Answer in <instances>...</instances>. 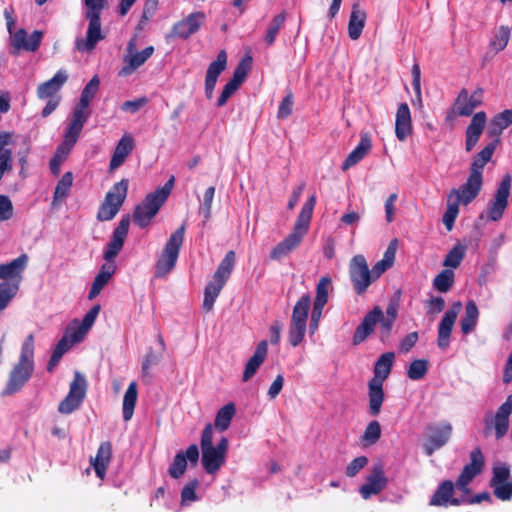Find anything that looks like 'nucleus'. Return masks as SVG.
<instances>
[{
  "mask_svg": "<svg viewBox=\"0 0 512 512\" xmlns=\"http://www.w3.org/2000/svg\"><path fill=\"white\" fill-rule=\"evenodd\" d=\"M133 148V138L125 134L116 145L109 164L110 170H115L120 167L125 162L127 156L132 152Z\"/></svg>",
  "mask_w": 512,
  "mask_h": 512,
  "instance_id": "39",
  "label": "nucleus"
},
{
  "mask_svg": "<svg viewBox=\"0 0 512 512\" xmlns=\"http://www.w3.org/2000/svg\"><path fill=\"white\" fill-rule=\"evenodd\" d=\"M285 19H286L285 13L282 12V13L274 16L273 19L271 20V22L268 26L265 38H264V40L268 46H271L274 44L277 34L279 33V31L281 30V28L284 25Z\"/></svg>",
  "mask_w": 512,
  "mask_h": 512,
  "instance_id": "51",
  "label": "nucleus"
},
{
  "mask_svg": "<svg viewBox=\"0 0 512 512\" xmlns=\"http://www.w3.org/2000/svg\"><path fill=\"white\" fill-rule=\"evenodd\" d=\"M99 84L100 80L98 76H94L84 87L80 100L75 109L81 110L83 112H90L88 108L98 91Z\"/></svg>",
  "mask_w": 512,
  "mask_h": 512,
  "instance_id": "43",
  "label": "nucleus"
},
{
  "mask_svg": "<svg viewBox=\"0 0 512 512\" xmlns=\"http://www.w3.org/2000/svg\"><path fill=\"white\" fill-rule=\"evenodd\" d=\"M310 306L311 298L308 294H305L296 302L293 308L288 331V341L293 347L298 346L305 337Z\"/></svg>",
  "mask_w": 512,
  "mask_h": 512,
  "instance_id": "8",
  "label": "nucleus"
},
{
  "mask_svg": "<svg viewBox=\"0 0 512 512\" xmlns=\"http://www.w3.org/2000/svg\"><path fill=\"white\" fill-rule=\"evenodd\" d=\"M483 180L469 176L467 181L459 188L452 189L447 196V210L442 221L443 224H453L458 213L459 205H468L479 194Z\"/></svg>",
  "mask_w": 512,
  "mask_h": 512,
  "instance_id": "4",
  "label": "nucleus"
},
{
  "mask_svg": "<svg viewBox=\"0 0 512 512\" xmlns=\"http://www.w3.org/2000/svg\"><path fill=\"white\" fill-rule=\"evenodd\" d=\"M510 471L505 465L495 466L491 486L494 494L500 500L506 501L512 497V484L509 482Z\"/></svg>",
  "mask_w": 512,
  "mask_h": 512,
  "instance_id": "22",
  "label": "nucleus"
},
{
  "mask_svg": "<svg viewBox=\"0 0 512 512\" xmlns=\"http://www.w3.org/2000/svg\"><path fill=\"white\" fill-rule=\"evenodd\" d=\"M394 359L395 355L393 352L382 354L375 364L374 377L372 379H378L379 382L383 383L391 372Z\"/></svg>",
  "mask_w": 512,
  "mask_h": 512,
  "instance_id": "44",
  "label": "nucleus"
},
{
  "mask_svg": "<svg viewBox=\"0 0 512 512\" xmlns=\"http://www.w3.org/2000/svg\"><path fill=\"white\" fill-rule=\"evenodd\" d=\"M366 19V11L359 3H354L352 5L348 23V36L351 40H357L360 38L366 24Z\"/></svg>",
  "mask_w": 512,
  "mask_h": 512,
  "instance_id": "32",
  "label": "nucleus"
},
{
  "mask_svg": "<svg viewBox=\"0 0 512 512\" xmlns=\"http://www.w3.org/2000/svg\"><path fill=\"white\" fill-rule=\"evenodd\" d=\"M398 242L396 239L392 240L388 245L383 258L378 261L372 268L371 274L373 280L378 279L386 270L392 267L395 261V255L397 251Z\"/></svg>",
  "mask_w": 512,
  "mask_h": 512,
  "instance_id": "42",
  "label": "nucleus"
},
{
  "mask_svg": "<svg viewBox=\"0 0 512 512\" xmlns=\"http://www.w3.org/2000/svg\"><path fill=\"white\" fill-rule=\"evenodd\" d=\"M112 456V446L110 442H103L100 444L95 458H91V465L93 466L96 475L102 480L105 477L107 467L110 463Z\"/></svg>",
  "mask_w": 512,
  "mask_h": 512,
  "instance_id": "37",
  "label": "nucleus"
},
{
  "mask_svg": "<svg viewBox=\"0 0 512 512\" xmlns=\"http://www.w3.org/2000/svg\"><path fill=\"white\" fill-rule=\"evenodd\" d=\"M349 275L356 294H363L374 281L363 255H355L349 264Z\"/></svg>",
  "mask_w": 512,
  "mask_h": 512,
  "instance_id": "11",
  "label": "nucleus"
},
{
  "mask_svg": "<svg viewBox=\"0 0 512 512\" xmlns=\"http://www.w3.org/2000/svg\"><path fill=\"white\" fill-rule=\"evenodd\" d=\"M395 134L399 141H405L412 134V120L409 106L401 103L398 106L395 120Z\"/></svg>",
  "mask_w": 512,
  "mask_h": 512,
  "instance_id": "30",
  "label": "nucleus"
},
{
  "mask_svg": "<svg viewBox=\"0 0 512 512\" xmlns=\"http://www.w3.org/2000/svg\"><path fill=\"white\" fill-rule=\"evenodd\" d=\"M462 308L461 302L457 301L445 312L439 327H438V346L445 350L450 343V335L457 319V316Z\"/></svg>",
  "mask_w": 512,
  "mask_h": 512,
  "instance_id": "20",
  "label": "nucleus"
},
{
  "mask_svg": "<svg viewBox=\"0 0 512 512\" xmlns=\"http://www.w3.org/2000/svg\"><path fill=\"white\" fill-rule=\"evenodd\" d=\"M110 279V277L99 272L92 283L91 290L89 292V299L97 297Z\"/></svg>",
  "mask_w": 512,
  "mask_h": 512,
  "instance_id": "61",
  "label": "nucleus"
},
{
  "mask_svg": "<svg viewBox=\"0 0 512 512\" xmlns=\"http://www.w3.org/2000/svg\"><path fill=\"white\" fill-rule=\"evenodd\" d=\"M85 15H101L105 7V0H83Z\"/></svg>",
  "mask_w": 512,
  "mask_h": 512,
  "instance_id": "64",
  "label": "nucleus"
},
{
  "mask_svg": "<svg viewBox=\"0 0 512 512\" xmlns=\"http://www.w3.org/2000/svg\"><path fill=\"white\" fill-rule=\"evenodd\" d=\"M69 349V343L67 338H63L59 341L57 346L55 347L53 354L49 360L47 369L48 371H52L54 367L58 364L63 354Z\"/></svg>",
  "mask_w": 512,
  "mask_h": 512,
  "instance_id": "58",
  "label": "nucleus"
},
{
  "mask_svg": "<svg viewBox=\"0 0 512 512\" xmlns=\"http://www.w3.org/2000/svg\"><path fill=\"white\" fill-rule=\"evenodd\" d=\"M511 31L507 26H500L494 33L490 46L496 52L502 51L508 44Z\"/></svg>",
  "mask_w": 512,
  "mask_h": 512,
  "instance_id": "52",
  "label": "nucleus"
},
{
  "mask_svg": "<svg viewBox=\"0 0 512 512\" xmlns=\"http://www.w3.org/2000/svg\"><path fill=\"white\" fill-rule=\"evenodd\" d=\"M452 425L447 421L430 424L427 427V441L424 444L425 453L430 456L436 450L443 447L450 440L452 434Z\"/></svg>",
  "mask_w": 512,
  "mask_h": 512,
  "instance_id": "13",
  "label": "nucleus"
},
{
  "mask_svg": "<svg viewBox=\"0 0 512 512\" xmlns=\"http://www.w3.org/2000/svg\"><path fill=\"white\" fill-rule=\"evenodd\" d=\"M184 233V226H181L171 234L165 243L155 264L154 276L156 278L166 277L175 268L180 249L183 245Z\"/></svg>",
  "mask_w": 512,
  "mask_h": 512,
  "instance_id": "6",
  "label": "nucleus"
},
{
  "mask_svg": "<svg viewBox=\"0 0 512 512\" xmlns=\"http://www.w3.org/2000/svg\"><path fill=\"white\" fill-rule=\"evenodd\" d=\"M174 176L161 187H158L154 192L146 195L142 202L136 206L134 210V220L138 224H144L152 220L158 213L159 209L166 202L171 191L174 187Z\"/></svg>",
  "mask_w": 512,
  "mask_h": 512,
  "instance_id": "5",
  "label": "nucleus"
},
{
  "mask_svg": "<svg viewBox=\"0 0 512 512\" xmlns=\"http://www.w3.org/2000/svg\"><path fill=\"white\" fill-rule=\"evenodd\" d=\"M43 32L35 30L30 36H28L25 29H19L11 35V47L13 48V54L17 55L20 50L29 52H35L42 41Z\"/></svg>",
  "mask_w": 512,
  "mask_h": 512,
  "instance_id": "17",
  "label": "nucleus"
},
{
  "mask_svg": "<svg viewBox=\"0 0 512 512\" xmlns=\"http://www.w3.org/2000/svg\"><path fill=\"white\" fill-rule=\"evenodd\" d=\"M240 85L233 80H229L224 86L220 97L217 100V106L221 107L226 104L227 100L238 90Z\"/></svg>",
  "mask_w": 512,
  "mask_h": 512,
  "instance_id": "62",
  "label": "nucleus"
},
{
  "mask_svg": "<svg viewBox=\"0 0 512 512\" xmlns=\"http://www.w3.org/2000/svg\"><path fill=\"white\" fill-rule=\"evenodd\" d=\"M215 194V188L213 186L208 187L203 195V200L200 205L199 213L204 217V220H208L211 215V206Z\"/></svg>",
  "mask_w": 512,
  "mask_h": 512,
  "instance_id": "57",
  "label": "nucleus"
},
{
  "mask_svg": "<svg viewBox=\"0 0 512 512\" xmlns=\"http://www.w3.org/2000/svg\"><path fill=\"white\" fill-rule=\"evenodd\" d=\"M88 20V29L86 38L80 39L76 43V47L80 52L92 51L97 43L105 38L101 30V20L98 15H85Z\"/></svg>",
  "mask_w": 512,
  "mask_h": 512,
  "instance_id": "18",
  "label": "nucleus"
},
{
  "mask_svg": "<svg viewBox=\"0 0 512 512\" xmlns=\"http://www.w3.org/2000/svg\"><path fill=\"white\" fill-rule=\"evenodd\" d=\"M512 413V395H509L505 402L498 408L495 415L491 418L486 417V425L495 429L496 438L500 439L506 435L509 429V418Z\"/></svg>",
  "mask_w": 512,
  "mask_h": 512,
  "instance_id": "19",
  "label": "nucleus"
},
{
  "mask_svg": "<svg viewBox=\"0 0 512 512\" xmlns=\"http://www.w3.org/2000/svg\"><path fill=\"white\" fill-rule=\"evenodd\" d=\"M227 65V54L224 50L220 51L215 61L210 63L205 77V95L208 99L213 96L214 88L219 75L225 70Z\"/></svg>",
  "mask_w": 512,
  "mask_h": 512,
  "instance_id": "29",
  "label": "nucleus"
},
{
  "mask_svg": "<svg viewBox=\"0 0 512 512\" xmlns=\"http://www.w3.org/2000/svg\"><path fill=\"white\" fill-rule=\"evenodd\" d=\"M127 52L128 55L124 58V61L127 65L121 69L119 73L121 76L130 75L137 68L143 65L152 56L154 47L148 46L142 51H136L135 43L133 40H131L127 45Z\"/></svg>",
  "mask_w": 512,
  "mask_h": 512,
  "instance_id": "21",
  "label": "nucleus"
},
{
  "mask_svg": "<svg viewBox=\"0 0 512 512\" xmlns=\"http://www.w3.org/2000/svg\"><path fill=\"white\" fill-rule=\"evenodd\" d=\"M28 259L26 254H22L9 263L0 264V279L4 280L0 283V313L16 296Z\"/></svg>",
  "mask_w": 512,
  "mask_h": 512,
  "instance_id": "1",
  "label": "nucleus"
},
{
  "mask_svg": "<svg viewBox=\"0 0 512 512\" xmlns=\"http://www.w3.org/2000/svg\"><path fill=\"white\" fill-rule=\"evenodd\" d=\"M199 486V481L197 479H193L189 481L182 489L181 492V504L188 505L196 500H198V496L196 494V490Z\"/></svg>",
  "mask_w": 512,
  "mask_h": 512,
  "instance_id": "56",
  "label": "nucleus"
},
{
  "mask_svg": "<svg viewBox=\"0 0 512 512\" xmlns=\"http://www.w3.org/2000/svg\"><path fill=\"white\" fill-rule=\"evenodd\" d=\"M387 482L383 467L381 465L374 466L367 476L366 483L360 487V494L364 499H369L372 495L379 494L385 489Z\"/></svg>",
  "mask_w": 512,
  "mask_h": 512,
  "instance_id": "24",
  "label": "nucleus"
},
{
  "mask_svg": "<svg viewBox=\"0 0 512 512\" xmlns=\"http://www.w3.org/2000/svg\"><path fill=\"white\" fill-rule=\"evenodd\" d=\"M483 98V89L477 88L471 94H469L468 90L462 88L454 103H453V113L459 116H470L473 111L482 104Z\"/></svg>",
  "mask_w": 512,
  "mask_h": 512,
  "instance_id": "14",
  "label": "nucleus"
},
{
  "mask_svg": "<svg viewBox=\"0 0 512 512\" xmlns=\"http://www.w3.org/2000/svg\"><path fill=\"white\" fill-rule=\"evenodd\" d=\"M381 436V426L378 421H371L362 436V441L365 445L375 444Z\"/></svg>",
  "mask_w": 512,
  "mask_h": 512,
  "instance_id": "54",
  "label": "nucleus"
},
{
  "mask_svg": "<svg viewBox=\"0 0 512 512\" xmlns=\"http://www.w3.org/2000/svg\"><path fill=\"white\" fill-rule=\"evenodd\" d=\"M199 459V449L196 444L190 445L186 452H179L176 454L172 464L168 469L169 475L174 478H180L186 471L187 461L191 464H196Z\"/></svg>",
  "mask_w": 512,
  "mask_h": 512,
  "instance_id": "25",
  "label": "nucleus"
},
{
  "mask_svg": "<svg viewBox=\"0 0 512 512\" xmlns=\"http://www.w3.org/2000/svg\"><path fill=\"white\" fill-rule=\"evenodd\" d=\"M203 12H193L186 18L175 23L171 29L170 36L174 38L187 39L196 33L205 21Z\"/></svg>",
  "mask_w": 512,
  "mask_h": 512,
  "instance_id": "16",
  "label": "nucleus"
},
{
  "mask_svg": "<svg viewBox=\"0 0 512 512\" xmlns=\"http://www.w3.org/2000/svg\"><path fill=\"white\" fill-rule=\"evenodd\" d=\"M510 177L506 176L500 183L495 199L489 208L488 217L491 221H499L507 207L510 193Z\"/></svg>",
  "mask_w": 512,
  "mask_h": 512,
  "instance_id": "26",
  "label": "nucleus"
},
{
  "mask_svg": "<svg viewBox=\"0 0 512 512\" xmlns=\"http://www.w3.org/2000/svg\"><path fill=\"white\" fill-rule=\"evenodd\" d=\"M137 397V384L136 382H131L123 397L122 413L124 421H129L132 418Z\"/></svg>",
  "mask_w": 512,
  "mask_h": 512,
  "instance_id": "45",
  "label": "nucleus"
},
{
  "mask_svg": "<svg viewBox=\"0 0 512 512\" xmlns=\"http://www.w3.org/2000/svg\"><path fill=\"white\" fill-rule=\"evenodd\" d=\"M88 331L89 330H83V326L80 322H75L68 328L67 334L64 338H67L68 342L77 343L83 340Z\"/></svg>",
  "mask_w": 512,
  "mask_h": 512,
  "instance_id": "60",
  "label": "nucleus"
},
{
  "mask_svg": "<svg viewBox=\"0 0 512 512\" xmlns=\"http://www.w3.org/2000/svg\"><path fill=\"white\" fill-rule=\"evenodd\" d=\"M315 203L316 197L314 195L310 196L303 205L296 224H309Z\"/></svg>",
  "mask_w": 512,
  "mask_h": 512,
  "instance_id": "59",
  "label": "nucleus"
},
{
  "mask_svg": "<svg viewBox=\"0 0 512 512\" xmlns=\"http://www.w3.org/2000/svg\"><path fill=\"white\" fill-rule=\"evenodd\" d=\"M235 413L236 407L233 403H228L220 408L215 417V427L220 431L227 430Z\"/></svg>",
  "mask_w": 512,
  "mask_h": 512,
  "instance_id": "47",
  "label": "nucleus"
},
{
  "mask_svg": "<svg viewBox=\"0 0 512 512\" xmlns=\"http://www.w3.org/2000/svg\"><path fill=\"white\" fill-rule=\"evenodd\" d=\"M379 319H381V309L375 307L364 317L362 323L356 328L353 336L354 344L357 345L363 342L374 331Z\"/></svg>",
  "mask_w": 512,
  "mask_h": 512,
  "instance_id": "31",
  "label": "nucleus"
},
{
  "mask_svg": "<svg viewBox=\"0 0 512 512\" xmlns=\"http://www.w3.org/2000/svg\"><path fill=\"white\" fill-rule=\"evenodd\" d=\"M487 123L484 111L475 113L465 131V149L470 152L478 143Z\"/></svg>",
  "mask_w": 512,
  "mask_h": 512,
  "instance_id": "27",
  "label": "nucleus"
},
{
  "mask_svg": "<svg viewBox=\"0 0 512 512\" xmlns=\"http://www.w3.org/2000/svg\"><path fill=\"white\" fill-rule=\"evenodd\" d=\"M484 465V457L480 449H474L470 454V463L467 464L456 481V488L463 493H468V485L478 475Z\"/></svg>",
  "mask_w": 512,
  "mask_h": 512,
  "instance_id": "15",
  "label": "nucleus"
},
{
  "mask_svg": "<svg viewBox=\"0 0 512 512\" xmlns=\"http://www.w3.org/2000/svg\"><path fill=\"white\" fill-rule=\"evenodd\" d=\"M332 291V280L330 277H322L316 286V297L309 323V332L313 335L318 327L322 317L324 306L328 302L329 293Z\"/></svg>",
  "mask_w": 512,
  "mask_h": 512,
  "instance_id": "12",
  "label": "nucleus"
},
{
  "mask_svg": "<svg viewBox=\"0 0 512 512\" xmlns=\"http://www.w3.org/2000/svg\"><path fill=\"white\" fill-rule=\"evenodd\" d=\"M454 284V272L451 269L442 270L433 280V287L441 293L448 292Z\"/></svg>",
  "mask_w": 512,
  "mask_h": 512,
  "instance_id": "49",
  "label": "nucleus"
},
{
  "mask_svg": "<svg viewBox=\"0 0 512 512\" xmlns=\"http://www.w3.org/2000/svg\"><path fill=\"white\" fill-rule=\"evenodd\" d=\"M371 149L372 141L369 134H361L360 142L346 157L345 161L342 164V170L346 171L352 166L359 163L371 151Z\"/></svg>",
  "mask_w": 512,
  "mask_h": 512,
  "instance_id": "33",
  "label": "nucleus"
},
{
  "mask_svg": "<svg viewBox=\"0 0 512 512\" xmlns=\"http://www.w3.org/2000/svg\"><path fill=\"white\" fill-rule=\"evenodd\" d=\"M467 247L462 243H457L453 246V248L447 253L443 266L456 269L461 264L462 260L465 257Z\"/></svg>",
  "mask_w": 512,
  "mask_h": 512,
  "instance_id": "48",
  "label": "nucleus"
},
{
  "mask_svg": "<svg viewBox=\"0 0 512 512\" xmlns=\"http://www.w3.org/2000/svg\"><path fill=\"white\" fill-rule=\"evenodd\" d=\"M428 371V361L425 359H417L410 363L407 370L409 379L417 381L425 377Z\"/></svg>",
  "mask_w": 512,
  "mask_h": 512,
  "instance_id": "53",
  "label": "nucleus"
},
{
  "mask_svg": "<svg viewBox=\"0 0 512 512\" xmlns=\"http://www.w3.org/2000/svg\"><path fill=\"white\" fill-rule=\"evenodd\" d=\"M307 233V226H296L291 234L276 245L270 253V258L280 260L291 253Z\"/></svg>",
  "mask_w": 512,
  "mask_h": 512,
  "instance_id": "23",
  "label": "nucleus"
},
{
  "mask_svg": "<svg viewBox=\"0 0 512 512\" xmlns=\"http://www.w3.org/2000/svg\"><path fill=\"white\" fill-rule=\"evenodd\" d=\"M368 463V459L365 456H360L352 460L347 468L346 475L348 477H354L360 470H362Z\"/></svg>",
  "mask_w": 512,
  "mask_h": 512,
  "instance_id": "63",
  "label": "nucleus"
},
{
  "mask_svg": "<svg viewBox=\"0 0 512 512\" xmlns=\"http://www.w3.org/2000/svg\"><path fill=\"white\" fill-rule=\"evenodd\" d=\"M202 465L208 474H215L224 465L228 450V440L222 437L213 445V427L207 424L201 436Z\"/></svg>",
  "mask_w": 512,
  "mask_h": 512,
  "instance_id": "3",
  "label": "nucleus"
},
{
  "mask_svg": "<svg viewBox=\"0 0 512 512\" xmlns=\"http://www.w3.org/2000/svg\"><path fill=\"white\" fill-rule=\"evenodd\" d=\"M512 124V109H506L496 114L489 122L487 135L494 139H500L503 130Z\"/></svg>",
  "mask_w": 512,
  "mask_h": 512,
  "instance_id": "40",
  "label": "nucleus"
},
{
  "mask_svg": "<svg viewBox=\"0 0 512 512\" xmlns=\"http://www.w3.org/2000/svg\"><path fill=\"white\" fill-rule=\"evenodd\" d=\"M268 351V343L266 340H262L256 347L254 354L248 360L245 365L243 372V381H249L257 372L259 367L263 364L266 359Z\"/></svg>",
  "mask_w": 512,
  "mask_h": 512,
  "instance_id": "34",
  "label": "nucleus"
},
{
  "mask_svg": "<svg viewBox=\"0 0 512 512\" xmlns=\"http://www.w3.org/2000/svg\"><path fill=\"white\" fill-rule=\"evenodd\" d=\"M128 186L129 181L122 179L111 187L99 208V221H110L115 217L127 197Z\"/></svg>",
  "mask_w": 512,
  "mask_h": 512,
  "instance_id": "9",
  "label": "nucleus"
},
{
  "mask_svg": "<svg viewBox=\"0 0 512 512\" xmlns=\"http://www.w3.org/2000/svg\"><path fill=\"white\" fill-rule=\"evenodd\" d=\"M90 112H83L78 109H74L72 118L67 125L64 138L67 139L68 143H76L80 133L84 127V124L88 120Z\"/></svg>",
  "mask_w": 512,
  "mask_h": 512,
  "instance_id": "35",
  "label": "nucleus"
},
{
  "mask_svg": "<svg viewBox=\"0 0 512 512\" xmlns=\"http://www.w3.org/2000/svg\"><path fill=\"white\" fill-rule=\"evenodd\" d=\"M252 67V57L247 56L243 58L240 63L237 65V67L234 70L233 77L231 80L238 83L239 85L242 84V82L247 77L250 69Z\"/></svg>",
  "mask_w": 512,
  "mask_h": 512,
  "instance_id": "55",
  "label": "nucleus"
},
{
  "mask_svg": "<svg viewBox=\"0 0 512 512\" xmlns=\"http://www.w3.org/2000/svg\"><path fill=\"white\" fill-rule=\"evenodd\" d=\"M34 370V337L29 334L22 344L19 361L12 368L5 393L19 391L30 379Z\"/></svg>",
  "mask_w": 512,
  "mask_h": 512,
  "instance_id": "2",
  "label": "nucleus"
},
{
  "mask_svg": "<svg viewBox=\"0 0 512 512\" xmlns=\"http://www.w3.org/2000/svg\"><path fill=\"white\" fill-rule=\"evenodd\" d=\"M73 184V175L71 172H66L58 181L53 197V204L62 201L67 197Z\"/></svg>",
  "mask_w": 512,
  "mask_h": 512,
  "instance_id": "50",
  "label": "nucleus"
},
{
  "mask_svg": "<svg viewBox=\"0 0 512 512\" xmlns=\"http://www.w3.org/2000/svg\"><path fill=\"white\" fill-rule=\"evenodd\" d=\"M86 391L87 381L80 372L76 371L67 396L59 403L58 411L61 414H71L79 409L86 396Z\"/></svg>",
  "mask_w": 512,
  "mask_h": 512,
  "instance_id": "10",
  "label": "nucleus"
},
{
  "mask_svg": "<svg viewBox=\"0 0 512 512\" xmlns=\"http://www.w3.org/2000/svg\"><path fill=\"white\" fill-rule=\"evenodd\" d=\"M68 80V73L64 69H60L48 81L41 83L37 88V96L42 100L46 99H60L57 96L62 86Z\"/></svg>",
  "mask_w": 512,
  "mask_h": 512,
  "instance_id": "28",
  "label": "nucleus"
},
{
  "mask_svg": "<svg viewBox=\"0 0 512 512\" xmlns=\"http://www.w3.org/2000/svg\"><path fill=\"white\" fill-rule=\"evenodd\" d=\"M369 388V413L376 416L380 413L381 406L384 401L383 383L378 379H371L368 385Z\"/></svg>",
  "mask_w": 512,
  "mask_h": 512,
  "instance_id": "41",
  "label": "nucleus"
},
{
  "mask_svg": "<svg viewBox=\"0 0 512 512\" xmlns=\"http://www.w3.org/2000/svg\"><path fill=\"white\" fill-rule=\"evenodd\" d=\"M235 253L229 251L219 264L212 280L207 284L204 292L203 308L210 312L225 283L229 279L235 265Z\"/></svg>",
  "mask_w": 512,
  "mask_h": 512,
  "instance_id": "7",
  "label": "nucleus"
},
{
  "mask_svg": "<svg viewBox=\"0 0 512 512\" xmlns=\"http://www.w3.org/2000/svg\"><path fill=\"white\" fill-rule=\"evenodd\" d=\"M479 310L474 301L467 302L465 307V315L461 320V330L464 334L472 332L478 322Z\"/></svg>",
  "mask_w": 512,
  "mask_h": 512,
  "instance_id": "46",
  "label": "nucleus"
},
{
  "mask_svg": "<svg viewBox=\"0 0 512 512\" xmlns=\"http://www.w3.org/2000/svg\"><path fill=\"white\" fill-rule=\"evenodd\" d=\"M454 486L451 481H444L436 490L433 497L430 500L432 506H448V505H459L465 500H459L453 498Z\"/></svg>",
  "mask_w": 512,
  "mask_h": 512,
  "instance_id": "38",
  "label": "nucleus"
},
{
  "mask_svg": "<svg viewBox=\"0 0 512 512\" xmlns=\"http://www.w3.org/2000/svg\"><path fill=\"white\" fill-rule=\"evenodd\" d=\"M128 234V226H117L113 232L110 242L104 252V259L108 262L114 261L121 249Z\"/></svg>",
  "mask_w": 512,
  "mask_h": 512,
  "instance_id": "36",
  "label": "nucleus"
}]
</instances>
